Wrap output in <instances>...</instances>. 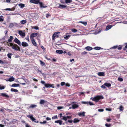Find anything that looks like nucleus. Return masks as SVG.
<instances>
[{
	"mask_svg": "<svg viewBox=\"0 0 127 127\" xmlns=\"http://www.w3.org/2000/svg\"><path fill=\"white\" fill-rule=\"evenodd\" d=\"M78 23H81L84 25L85 26H86L87 24V23L86 22H82V21H79Z\"/></svg>",
	"mask_w": 127,
	"mask_h": 127,
	"instance_id": "nucleus-33",
	"label": "nucleus"
},
{
	"mask_svg": "<svg viewBox=\"0 0 127 127\" xmlns=\"http://www.w3.org/2000/svg\"><path fill=\"white\" fill-rule=\"evenodd\" d=\"M4 18L2 16H0V21L2 22L3 21Z\"/></svg>",
	"mask_w": 127,
	"mask_h": 127,
	"instance_id": "nucleus-36",
	"label": "nucleus"
},
{
	"mask_svg": "<svg viewBox=\"0 0 127 127\" xmlns=\"http://www.w3.org/2000/svg\"><path fill=\"white\" fill-rule=\"evenodd\" d=\"M9 82H12L14 81L15 80V78L13 76H11V77L9 78Z\"/></svg>",
	"mask_w": 127,
	"mask_h": 127,
	"instance_id": "nucleus-22",
	"label": "nucleus"
},
{
	"mask_svg": "<svg viewBox=\"0 0 127 127\" xmlns=\"http://www.w3.org/2000/svg\"><path fill=\"white\" fill-rule=\"evenodd\" d=\"M88 102H86V101H83L82 102V103H83V104H88Z\"/></svg>",
	"mask_w": 127,
	"mask_h": 127,
	"instance_id": "nucleus-59",
	"label": "nucleus"
},
{
	"mask_svg": "<svg viewBox=\"0 0 127 127\" xmlns=\"http://www.w3.org/2000/svg\"><path fill=\"white\" fill-rule=\"evenodd\" d=\"M56 52L57 53L59 54H61L63 53V51L61 50H57Z\"/></svg>",
	"mask_w": 127,
	"mask_h": 127,
	"instance_id": "nucleus-24",
	"label": "nucleus"
},
{
	"mask_svg": "<svg viewBox=\"0 0 127 127\" xmlns=\"http://www.w3.org/2000/svg\"><path fill=\"white\" fill-rule=\"evenodd\" d=\"M32 40V42L33 45L34 46H36V43L34 39H31Z\"/></svg>",
	"mask_w": 127,
	"mask_h": 127,
	"instance_id": "nucleus-21",
	"label": "nucleus"
},
{
	"mask_svg": "<svg viewBox=\"0 0 127 127\" xmlns=\"http://www.w3.org/2000/svg\"><path fill=\"white\" fill-rule=\"evenodd\" d=\"M26 22V21L25 20H23L21 21L20 23L22 24H24Z\"/></svg>",
	"mask_w": 127,
	"mask_h": 127,
	"instance_id": "nucleus-39",
	"label": "nucleus"
},
{
	"mask_svg": "<svg viewBox=\"0 0 127 127\" xmlns=\"http://www.w3.org/2000/svg\"><path fill=\"white\" fill-rule=\"evenodd\" d=\"M18 5L21 8H23L25 6V4L22 3H20L18 4Z\"/></svg>",
	"mask_w": 127,
	"mask_h": 127,
	"instance_id": "nucleus-28",
	"label": "nucleus"
},
{
	"mask_svg": "<svg viewBox=\"0 0 127 127\" xmlns=\"http://www.w3.org/2000/svg\"><path fill=\"white\" fill-rule=\"evenodd\" d=\"M122 47V45H120L119 46L118 48V50H121Z\"/></svg>",
	"mask_w": 127,
	"mask_h": 127,
	"instance_id": "nucleus-50",
	"label": "nucleus"
},
{
	"mask_svg": "<svg viewBox=\"0 0 127 127\" xmlns=\"http://www.w3.org/2000/svg\"><path fill=\"white\" fill-rule=\"evenodd\" d=\"M70 37V35L68 33H67L66 35L64 36V38L65 39H67Z\"/></svg>",
	"mask_w": 127,
	"mask_h": 127,
	"instance_id": "nucleus-16",
	"label": "nucleus"
},
{
	"mask_svg": "<svg viewBox=\"0 0 127 127\" xmlns=\"http://www.w3.org/2000/svg\"><path fill=\"white\" fill-rule=\"evenodd\" d=\"M40 64L42 66H44L45 65V64L42 61H40Z\"/></svg>",
	"mask_w": 127,
	"mask_h": 127,
	"instance_id": "nucleus-38",
	"label": "nucleus"
},
{
	"mask_svg": "<svg viewBox=\"0 0 127 127\" xmlns=\"http://www.w3.org/2000/svg\"><path fill=\"white\" fill-rule=\"evenodd\" d=\"M25 38L28 42L29 41V36H28L26 38Z\"/></svg>",
	"mask_w": 127,
	"mask_h": 127,
	"instance_id": "nucleus-58",
	"label": "nucleus"
},
{
	"mask_svg": "<svg viewBox=\"0 0 127 127\" xmlns=\"http://www.w3.org/2000/svg\"><path fill=\"white\" fill-rule=\"evenodd\" d=\"M14 26V23H11L9 25V27L10 28H12Z\"/></svg>",
	"mask_w": 127,
	"mask_h": 127,
	"instance_id": "nucleus-44",
	"label": "nucleus"
},
{
	"mask_svg": "<svg viewBox=\"0 0 127 127\" xmlns=\"http://www.w3.org/2000/svg\"><path fill=\"white\" fill-rule=\"evenodd\" d=\"M22 45L23 47H26L28 46V44L25 42H23L22 43Z\"/></svg>",
	"mask_w": 127,
	"mask_h": 127,
	"instance_id": "nucleus-12",
	"label": "nucleus"
},
{
	"mask_svg": "<svg viewBox=\"0 0 127 127\" xmlns=\"http://www.w3.org/2000/svg\"><path fill=\"white\" fill-rule=\"evenodd\" d=\"M97 74L100 76H105L104 72H100L98 73Z\"/></svg>",
	"mask_w": 127,
	"mask_h": 127,
	"instance_id": "nucleus-13",
	"label": "nucleus"
},
{
	"mask_svg": "<svg viewBox=\"0 0 127 127\" xmlns=\"http://www.w3.org/2000/svg\"><path fill=\"white\" fill-rule=\"evenodd\" d=\"M51 16V15H50L49 14H46V17L47 18H48L49 17H50Z\"/></svg>",
	"mask_w": 127,
	"mask_h": 127,
	"instance_id": "nucleus-53",
	"label": "nucleus"
},
{
	"mask_svg": "<svg viewBox=\"0 0 127 127\" xmlns=\"http://www.w3.org/2000/svg\"><path fill=\"white\" fill-rule=\"evenodd\" d=\"M67 122H69V123H71L72 122H73V121L72 120H68L67 121Z\"/></svg>",
	"mask_w": 127,
	"mask_h": 127,
	"instance_id": "nucleus-61",
	"label": "nucleus"
},
{
	"mask_svg": "<svg viewBox=\"0 0 127 127\" xmlns=\"http://www.w3.org/2000/svg\"><path fill=\"white\" fill-rule=\"evenodd\" d=\"M53 85H50L48 84H44V86L46 88H48L50 87H52L54 88V87H52V86Z\"/></svg>",
	"mask_w": 127,
	"mask_h": 127,
	"instance_id": "nucleus-19",
	"label": "nucleus"
},
{
	"mask_svg": "<svg viewBox=\"0 0 127 127\" xmlns=\"http://www.w3.org/2000/svg\"><path fill=\"white\" fill-rule=\"evenodd\" d=\"M19 86V84H14L12 85L11 86L12 87H18Z\"/></svg>",
	"mask_w": 127,
	"mask_h": 127,
	"instance_id": "nucleus-32",
	"label": "nucleus"
},
{
	"mask_svg": "<svg viewBox=\"0 0 127 127\" xmlns=\"http://www.w3.org/2000/svg\"><path fill=\"white\" fill-rule=\"evenodd\" d=\"M4 108H2L0 109V110L1 111L3 112L4 110Z\"/></svg>",
	"mask_w": 127,
	"mask_h": 127,
	"instance_id": "nucleus-64",
	"label": "nucleus"
},
{
	"mask_svg": "<svg viewBox=\"0 0 127 127\" xmlns=\"http://www.w3.org/2000/svg\"><path fill=\"white\" fill-rule=\"evenodd\" d=\"M55 123H59L60 125H61L62 124V122L60 120H58L55 121Z\"/></svg>",
	"mask_w": 127,
	"mask_h": 127,
	"instance_id": "nucleus-27",
	"label": "nucleus"
},
{
	"mask_svg": "<svg viewBox=\"0 0 127 127\" xmlns=\"http://www.w3.org/2000/svg\"><path fill=\"white\" fill-rule=\"evenodd\" d=\"M119 110L120 111H122L124 109V108L123 106L122 105L120 106L119 108Z\"/></svg>",
	"mask_w": 127,
	"mask_h": 127,
	"instance_id": "nucleus-34",
	"label": "nucleus"
},
{
	"mask_svg": "<svg viewBox=\"0 0 127 127\" xmlns=\"http://www.w3.org/2000/svg\"><path fill=\"white\" fill-rule=\"evenodd\" d=\"M14 42L17 44L19 45H21V42L20 40H19L16 37L14 39Z\"/></svg>",
	"mask_w": 127,
	"mask_h": 127,
	"instance_id": "nucleus-7",
	"label": "nucleus"
},
{
	"mask_svg": "<svg viewBox=\"0 0 127 127\" xmlns=\"http://www.w3.org/2000/svg\"><path fill=\"white\" fill-rule=\"evenodd\" d=\"M32 28L36 30H37L39 29V28L38 27H33Z\"/></svg>",
	"mask_w": 127,
	"mask_h": 127,
	"instance_id": "nucleus-51",
	"label": "nucleus"
},
{
	"mask_svg": "<svg viewBox=\"0 0 127 127\" xmlns=\"http://www.w3.org/2000/svg\"><path fill=\"white\" fill-rule=\"evenodd\" d=\"M98 111L99 112H103V111L104 110L103 109H98Z\"/></svg>",
	"mask_w": 127,
	"mask_h": 127,
	"instance_id": "nucleus-57",
	"label": "nucleus"
},
{
	"mask_svg": "<svg viewBox=\"0 0 127 127\" xmlns=\"http://www.w3.org/2000/svg\"><path fill=\"white\" fill-rule=\"evenodd\" d=\"M105 126L107 127H110L111 126V125L110 124H106Z\"/></svg>",
	"mask_w": 127,
	"mask_h": 127,
	"instance_id": "nucleus-46",
	"label": "nucleus"
},
{
	"mask_svg": "<svg viewBox=\"0 0 127 127\" xmlns=\"http://www.w3.org/2000/svg\"><path fill=\"white\" fill-rule=\"evenodd\" d=\"M85 112H82L79 113L78 114V115L79 116H81V115L84 116H85Z\"/></svg>",
	"mask_w": 127,
	"mask_h": 127,
	"instance_id": "nucleus-20",
	"label": "nucleus"
},
{
	"mask_svg": "<svg viewBox=\"0 0 127 127\" xmlns=\"http://www.w3.org/2000/svg\"><path fill=\"white\" fill-rule=\"evenodd\" d=\"M58 7L60 8H63L67 7V6L66 5H61L60 4Z\"/></svg>",
	"mask_w": 127,
	"mask_h": 127,
	"instance_id": "nucleus-10",
	"label": "nucleus"
},
{
	"mask_svg": "<svg viewBox=\"0 0 127 127\" xmlns=\"http://www.w3.org/2000/svg\"><path fill=\"white\" fill-rule=\"evenodd\" d=\"M58 118V117H57V115H56V116H54L52 118V119H57Z\"/></svg>",
	"mask_w": 127,
	"mask_h": 127,
	"instance_id": "nucleus-49",
	"label": "nucleus"
},
{
	"mask_svg": "<svg viewBox=\"0 0 127 127\" xmlns=\"http://www.w3.org/2000/svg\"><path fill=\"white\" fill-rule=\"evenodd\" d=\"M80 120H79L76 118L74 119L73 120V122L74 123H76L78 122Z\"/></svg>",
	"mask_w": 127,
	"mask_h": 127,
	"instance_id": "nucleus-25",
	"label": "nucleus"
},
{
	"mask_svg": "<svg viewBox=\"0 0 127 127\" xmlns=\"http://www.w3.org/2000/svg\"><path fill=\"white\" fill-rule=\"evenodd\" d=\"M88 104H89L90 105H94V104L93 103L90 101L88 102Z\"/></svg>",
	"mask_w": 127,
	"mask_h": 127,
	"instance_id": "nucleus-43",
	"label": "nucleus"
},
{
	"mask_svg": "<svg viewBox=\"0 0 127 127\" xmlns=\"http://www.w3.org/2000/svg\"><path fill=\"white\" fill-rule=\"evenodd\" d=\"M101 87L102 88H103V89H105L106 88V86L105 85V84H104L103 85H102L101 86Z\"/></svg>",
	"mask_w": 127,
	"mask_h": 127,
	"instance_id": "nucleus-47",
	"label": "nucleus"
},
{
	"mask_svg": "<svg viewBox=\"0 0 127 127\" xmlns=\"http://www.w3.org/2000/svg\"><path fill=\"white\" fill-rule=\"evenodd\" d=\"M0 63L1 64H4V62L1 60H0Z\"/></svg>",
	"mask_w": 127,
	"mask_h": 127,
	"instance_id": "nucleus-62",
	"label": "nucleus"
},
{
	"mask_svg": "<svg viewBox=\"0 0 127 127\" xmlns=\"http://www.w3.org/2000/svg\"><path fill=\"white\" fill-rule=\"evenodd\" d=\"M60 33L59 32H55L52 36V39L53 40L55 39V38H58L59 37L58 34Z\"/></svg>",
	"mask_w": 127,
	"mask_h": 127,
	"instance_id": "nucleus-4",
	"label": "nucleus"
},
{
	"mask_svg": "<svg viewBox=\"0 0 127 127\" xmlns=\"http://www.w3.org/2000/svg\"><path fill=\"white\" fill-rule=\"evenodd\" d=\"M11 92H18V91L17 90L13 88H11Z\"/></svg>",
	"mask_w": 127,
	"mask_h": 127,
	"instance_id": "nucleus-31",
	"label": "nucleus"
},
{
	"mask_svg": "<svg viewBox=\"0 0 127 127\" xmlns=\"http://www.w3.org/2000/svg\"><path fill=\"white\" fill-rule=\"evenodd\" d=\"M5 88V87L1 85H0V90H2L4 89Z\"/></svg>",
	"mask_w": 127,
	"mask_h": 127,
	"instance_id": "nucleus-35",
	"label": "nucleus"
},
{
	"mask_svg": "<svg viewBox=\"0 0 127 127\" xmlns=\"http://www.w3.org/2000/svg\"><path fill=\"white\" fill-rule=\"evenodd\" d=\"M27 117L30 118L32 121L34 122H36V121H35V119L32 116V115H27Z\"/></svg>",
	"mask_w": 127,
	"mask_h": 127,
	"instance_id": "nucleus-8",
	"label": "nucleus"
},
{
	"mask_svg": "<svg viewBox=\"0 0 127 127\" xmlns=\"http://www.w3.org/2000/svg\"><path fill=\"white\" fill-rule=\"evenodd\" d=\"M105 110H106L108 111H111L112 110L111 109V108H107L105 109Z\"/></svg>",
	"mask_w": 127,
	"mask_h": 127,
	"instance_id": "nucleus-54",
	"label": "nucleus"
},
{
	"mask_svg": "<svg viewBox=\"0 0 127 127\" xmlns=\"http://www.w3.org/2000/svg\"><path fill=\"white\" fill-rule=\"evenodd\" d=\"M40 124H45L46 123V121H43V122H40Z\"/></svg>",
	"mask_w": 127,
	"mask_h": 127,
	"instance_id": "nucleus-56",
	"label": "nucleus"
},
{
	"mask_svg": "<svg viewBox=\"0 0 127 127\" xmlns=\"http://www.w3.org/2000/svg\"><path fill=\"white\" fill-rule=\"evenodd\" d=\"M63 118V119L65 121H66L67 120V119H71V116H62Z\"/></svg>",
	"mask_w": 127,
	"mask_h": 127,
	"instance_id": "nucleus-9",
	"label": "nucleus"
},
{
	"mask_svg": "<svg viewBox=\"0 0 127 127\" xmlns=\"http://www.w3.org/2000/svg\"><path fill=\"white\" fill-rule=\"evenodd\" d=\"M38 35V33H32L30 35V38L31 39H34L33 38Z\"/></svg>",
	"mask_w": 127,
	"mask_h": 127,
	"instance_id": "nucleus-6",
	"label": "nucleus"
},
{
	"mask_svg": "<svg viewBox=\"0 0 127 127\" xmlns=\"http://www.w3.org/2000/svg\"><path fill=\"white\" fill-rule=\"evenodd\" d=\"M100 48L99 47H95L94 49L95 50H98L100 49Z\"/></svg>",
	"mask_w": 127,
	"mask_h": 127,
	"instance_id": "nucleus-48",
	"label": "nucleus"
},
{
	"mask_svg": "<svg viewBox=\"0 0 127 127\" xmlns=\"http://www.w3.org/2000/svg\"><path fill=\"white\" fill-rule=\"evenodd\" d=\"M26 127H31L30 126H29L26 123Z\"/></svg>",
	"mask_w": 127,
	"mask_h": 127,
	"instance_id": "nucleus-63",
	"label": "nucleus"
},
{
	"mask_svg": "<svg viewBox=\"0 0 127 127\" xmlns=\"http://www.w3.org/2000/svg\"><path fill=\"white\" fill-rule=\"evenodd\" d=\"M113 26L112 25H109L107 26L106 27V29H105L106 31H107L110 29Z\"/></svg>",
	"mask_w": 127,
	"mask_h": 127,
	"instance_id": "nucleus-23",
	"label": "nucleus"
},
{
	"mask_svg": "<svg viewBox=\"0 0 127 127\" xmlns=\"http://www.w3.org/2000/svg\"><path fill=\"white\" fill-rule=\"evenodd\" d=\"M85 49L88 51L91 50L93 49L92 47L89 46H87L86 47H85Z\"/></svg>",
	"mask_w": 127,
	"mask_h": 127,
	"instance_id": "nucleus-26",
	"label": "nucleus"
},
{
	"mask_svg": "<svg viewBox=\"0 0 127 127\" xmlns=\"http://www.w3.org/2000/svg\"><path fill=\"white\" fill-rule=\"evenodd\" d=\"M18 120L16 119H13L11 120L10 122V124H14L16 122H17Z\"/></svg>",
	"mask_w": 127,
	"mask_h": 127,
	"instance_id": "nucleus-11",
	"label": "nucleus"
},
{
	"mask_svg": "<svg viewBox=\"0 0 127 127\" xmlns=\"http://www.w3.org/2000/svg\"><path fill=\"white\" fill-rule=\"evenodd\" d=\"M39 0H31L30 2L31 3L37 4H39Z\"/></svg>",
	"mask_w": 127,
	"mask_h": 127,
	"instance_id": "nucleus-5",
	"label": "nucleus"
},
{
	"mask_svg": "<svg viewBox=\"0 0 127 127\" xmlns=\"http://www.w3.org/2000/svg\"><path fill=\"white\" fill-rule=\"evenodd\" d=\"M19 34L22 38L25 37L26 34L25 32L22 31H18Z\"/></svg>",
	"mask_w": 127,
	"mask_h": 127,
	"instance_id": "nucleus-3",
	"label": "nucleus"
},
{
	"mask_svg": "<svg viewBox=\"0 0 127 127\" xmlns=\"http://www.w3.org/2000/svg\"><path fill=\"white\" fill-rule=\"evenodd\" d=\"M47 102V101L43 99H41L40 100L39 102L40 104H44L45 103H46Z\"/></svg>",
	"mask_w": 127,
	"mask_h": 127,
	"instance_id": "nucleus-15",
	"label": "nucleus"
},
{
	"mask_svg": "<svg viewBox=\"0 0 127 127\" xmlns=\"http://www.w3.org/2000/svg\"><path fill=\"white\" fill-rule=\"evenodd\" d=\"M65 84V83L64 82H62L61 83V86H63Z\"/></svg>",
	"mask_w": 127,
	"mask_h": 127,
	"instance_id": "nucleus-55",
	"label": "nucleus"
},
{
	"mask_svg": "<svg viewBox=\"0 0 127 127\" xmlns=\"http://www.w3.org/2000/svg\"><path fill=\"white\" fill-rule=\"evenodd\" d=\"M118 81L121 82L123 81V78L119 77L118 78Z\"/></svg>",
	"mask_w": 127,
	"mask_h": 127,
	"instance_id": "nucleus-45",
	"label": "nucleus"
},
{
	"mask_svg": "<svg viewBox=\"0 0 127 127\" xmlns=\"http://www.w3.org/2000/svg\"><path fill=\"white\" fill-rule=\"evenodd\" d=\"M72 1L70 0H65V3H70Z\"/></svg>",
	"mask_w": 127,
	"mask_h": 127,
	"instance_id": "nucleus-42",
	"label": "nucleus"
},
{
	"mask_svg": "<svg viewBox=\"0 0 127 127\" xmlns=\"http://www.w3.org/2000/svg\"><path fill=\"white\" fill-rule=\"evenodd\" d=\"M0 95L3 96L5 97H8L9 96L6 93H2L0 94Z\"/></svg>",
	"mask_w": 127,
	"mask_h": 127,
	"instance_id": "nucleus-17",
	"label": "nucleus"
},
{
	"mask_svg": "<svg viewBox=\"0 0 127 127\" xmlns=\"http://www.w3.org/2000/svg\"><path fill=\"white\" fill-rule=\"evenodd\" d=\"M111 120V119L110 118H107L106 119V120L108 122H109L110 120Z\"/></svg>",
	"mask_w": 127,
	"mask_h": 127,
	"instance_id": "nucleus-60",
	"label": "nucleus"
},
{
	"mask_svg": "<svg viewBox=\"0 0 127 127\" xmlns=\"http://www.w3.org/2000/svg\"><path fill=\"white\" fill-rule=\"evenodd\" d=\"M36 107H37V105H36L32 104L30 106V108H35Z\"/></svg>",
	"mask_w": 127,
	"mask_h": 127,
	"instance_id": "nucleus-37",
	"label": "nucleus"
},
{
	"mask_svg": "<svg viewBox=\"0 0 127 127\" xmlns=\"http://www.w3.org/2000/svg\"><path fill=\"white\" fill-rule=\"evenodd\" d=\"M103 98V97L102 96L99 95L96 96L93 98L92 97L90 98V99L92 100V101L97 102L100 100L102 99Z\"/></svg>",
	"mask_w": 127,
	"mask_h": 127,
	"instance_id": "nucleus-1",
	"label": "nucleus"
},
{
	"mask_svg": "<svg viewBox=\"0 0 127 127\" xmlns=\"http://www.w3.org/2000/svg\"><path fill=\"white\" fill-rule=\"evenodd\" d=\"M78 105L76 104H74L72 105V108L73 109H75L78 107Z\"/></svg>",
	"mask_w": 127,
	"mask_h": 127,
	"instance_id": "nucleus-18",
	"label": "nucleus"
},
{
	"mask_svg": "<svg viewBox=\"0 0 127 127\" xmlns=\"http://www.w3.org/2000/svg\"><path fill=\"white\" fill-rule=\"evenodd\" d=\"M10 45L12 47V48L15 51H20V49L19 47L16 44H13L10 43Z\"/></svg>",
	"mask_w": 127,
	"mask_h": 127,
	"instance_id": "nucleus-2",
	"label": "nucleus"
},
{
	"mask_svg": "<svg viewBox=\"0 0 127 127\" xmlns=\"http://www.w3.org/2000/svg\"><path fill=\"white\" fill-rule=\"evenodd\" d=\"M106 87H110L111 86V85L110 84L107 83H104Z\"/></svg>",
	"mask_w": 127,
	"mask_h": 127,
	"instance_id": "nucleus-29",
	"label": "nucleus"
},
{
	"mask_svg": "<svg viewBox=\"0 0 127 127\" xmlns=\"http://www.w3.org/2000/svg\"><path fill=\"white\" fill-rule=\"evenodd\" d=\"M39 4L40 5V6L41 8H46V7L47 6H43V3L41 2H40V0H39Z\"/></svg>",
	"mask_w": 127,
	"mask_h": 127,
	"instance_id": "nucleus-14",
	"label": "nucleus"
},
{
	"mask_svg": "<svg viewBox=\"0 0 127 127\" xmlns=\"http://www.w3.org/2000/svg\"><path fill=\"white\" fill-rule=\"evenodd\" d=\"M12 55V54L11 53H9L7 55L8 57L10 59L11 58V55Z\"/></svg>",
	"mask_w": 127,
	"mask_h": 127,
	"instance_id": "nucleus-41",
	"label": "nucleus"
},
{
	"mask_svg": "<svg viewBox=\"0 0 127 127\" xmlns=\"http://www.w3.org/2000/svg\"><path fill=\"white\" fill-rule=\"evenodd\" d=\"M63 108V107L62 106H59L57 107V109H58L60 110Z\"/></svg>",
	"mask_w": 127,
	"mask_h": 127,
	"instance_id": "nucleus-52",
	"label": "nucleus"
},
{
	"mask_svg": "<svg viewBox=\"0 0 127 127\" xmlns=\"http://www.w3.org/2000/svg\"><path fill=\"white\" fill-rule=\"evenodd\" d=\"M71 31L73 32H75L77 31V30L75 29H72Z\"/></svg>",
	"mask_w": 127,
	"mask_h": 127,
	"instance_id": "nucleus-40",
	"label": "nucleus"
},
{
	"mask_svg": "<svg viewBox=\"0 0 127 127\" xmlns=\"http://www.w3.org/2000/svg\"><path fill=\"white\" fill-rule=\"evenodd\" d=\"M13 39V36H11L9 37V38L8 39V41L9 42H11Z\"/></svg>",
	"mask_w": 127,
	"mask_h": 127,
	"instance_id": "nucleus-30",
	"label": "nucleus"
}]
</instances>
